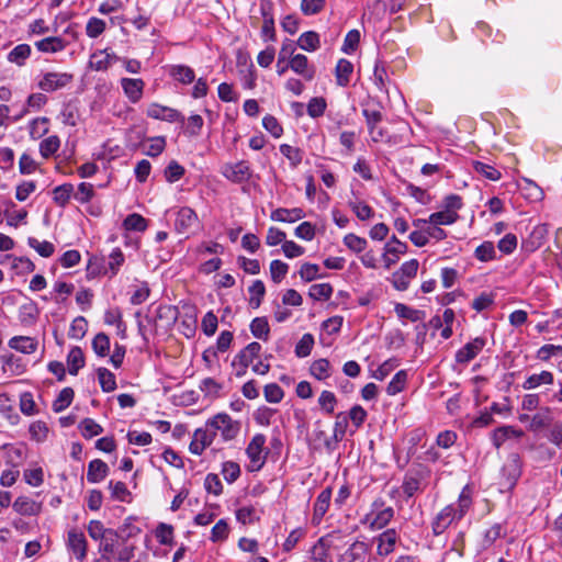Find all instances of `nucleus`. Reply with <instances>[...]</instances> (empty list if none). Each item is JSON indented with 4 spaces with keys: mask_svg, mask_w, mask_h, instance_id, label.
Segmentation results:
<instances>
[{
    "mask_svg": "<svg viewBox=\"0 0 562 562\" xmlns=\"http://www.w3.org/2000/svg\"><path fill=\"white\" fill-rule=\"evenodd\" d=\"M473 490L467 484L459 494L456 504L445 506L432 519L431 530L434 536L442 535L453 521L461 520L473 504Z\"/></svg>",
    "mask_w": 562,
    "mask_h": 562,
    "instance_id": "1",
    "label": "nucleus"
},
{
    "mask_svg": "<svg viewBox=\"0 0 562 562\" xmlns=\"http://www.w3.org/2000/svg\"><path fill=\"white\" fill-rule=\"evenodd\" d=\"M206 422L207 426L213 429L215 435L217 431L221 432L224 441L234 440L240 432V423L238 420H234L226 413H218Z\"/></svg>",
    "mask_w": 562,
    "mask_h": 562,
    "instance_id": "2",
    "label": "nucleus"
},
{
    "mask_svg": "<svg viewBox=\"0 0 562 562\" xmlns=\"http://www.w3.org/2000/svg\"><path fill=\"white\" fill-rule=\"evenodd\" d=\"M394 513L393 507L386 506L384 499L376 498L371 505V512L366 515L364 522H368L372 530H379L393 519Z\"/></svg>",
    "mask_w": 562,
    "mask_h": 562,
    "instance_id": "3",
    "label": "nucleus"
},
{
    "mask_svg": "<svg viewBox=\"0 0 562 562\" xmlns=\"http://www.w3.org/2000/svg\"><path fill=\"white\" fill-rule=\"evenodd\" d=\"M429 476V470L419 465L408 470L402 483L403 493L407 498L413 497L418 492H423L426 487V481Z\"/></svg>",
    "mask_w": 562,
    "mask_h": 562,
    "instance_id": "4",
    "label": "nucleus"
},
{
    "mask_svg": "<svg viewBox=\"0 0 562 562\" xmlns=\"http://www.w3.org/2000/svg\"><path fill=\"white\" fill-rule=\"evenodd\" d=\"M340 539L341 533L339 530L321 537L310 550L311 562H333L329 550L334 547L335 541Z\"/></svg>",
    "mask_w": 562,
    "mask_h": 562,
    "instance_id": "5",
    "label": "nucleus"
},
{
    "mask_svg": "<svg viewBox=\"0 0 562 562\" xmlns=\"http://www.w3.org/2000/svg\"><path fill=\"white\" fill-rule=\"evenodd\" d=\"M266 436L256 434L246 448L250 461L249 471H259L266 463L268 451L265 449Z\"/></svg>",
    "mask_w": 562,
    "mask_h": 562,
    "instance_id": "6",
    "label": "nucleus"
},
{
    "mask_svg": "<svg viewBox=\"0 0 562 562\" xmlns=\"http://www.w3.org/2000/svg\"><path fill=\"white\" fill-rule=\"evenodd\" d=\"M521 475V464L518 456L514 454L507 459L501 470L499 485L502 491L510 492L516 486Z\"/></svg>",
    "mask_w": 562,
    "mask_h": 562,
    "instance_id": "7",
    "label": "nucleus"
},
{
    "mask_svg": "<svg viewBox=\"0 0 562 562\" xmlns=\"http://www.w3.org/2000/svg\"><path fill=\"white\" fill-rule=\"evenodd\" d=\"M66 549L77 561H85L88 555V541L85 533L78 528L68 530Z\"/></svg>",
    "mask_w": 562,
    "mask_h": 562,
    "instance_id": "8",
    "label": "nucleus"
},
{
    "mask_svg": "<svg viewBox=\"0 0 562 562\" xmlns=\"http://www.w3.org/2000/svg\"><path fill=\"white\" fill-rule=\"evenodd\" d=\"M260 351L261 345L252 341L234 357L232 366L236 368V376L240 378L246 374L247 368L259 356Z\"/></svg>",
    "mask_w": 562,
    "mask_h": 562,
    "instance_id": "9",
    "label": "nucleus"
},
{
    "mask_svg": "<svg viewBox=\"0 0 562 562\" xmlns=\"http://www.w3.org/2000/svg\"><path fill=\"white\" fill-rule=\"evenodd\" d=\"M485 345L486 339L484 337H475L471 341L467 342L463 347L457 350L454 355L456 364L461 367L468 366L479 356Z\"/></svg>",
    "mask_w": 562,
    "mask_h": 562,
    "instance_id": "10",
    "label": "nucleus"
},
{
    "mask_svg": "<svg viewBox=\"0 0 562 562\" xmlns=\"http://www.w3.org/2000/svg\"><path fill=\"white\" fill-rule=\"evenodd\" d=\"M146 115L154 120L165 121L168 123H181L186 121L184 115L177 109L162 105L156 102L150 103L147 106Z\"/></svg>",
    "mask_w": 562,
    "mask_h": 562,
    "instance_id": "11",
    "label": "nucleus"
},
{
    "mask_svg": "<svg viewBox=\"0 0 562 562\" xmlns=\"http://www.w3.org/2000/svg\"><path fill=\"white\" fill-rule=\"evenodd\" d=\"M222 175L234 183H244L251 178L250 165L246 160L226 164L222 168Z\"/></svg>",
    "mask_w": 562,
    "mask_h": 562,
    "instance_id": "12",
    "label": "nucleus"
},
{
    "mask_svg": "<svg viewBox=\"0 0 562 562\" xmlns=\"http://www.w3.org/2000/svg\"><path fill=\"white\" fill-rule=\"evenodd\" d=\"M74 76L68 72H46L38 81V88L46 92H53L68 86Z\"/></svg>",
    "mask_w": 562,
    "mask_h": 562,
    "instance_id": "13",
    "label": "nucleus"
},
{
    "mask_svg": "<svg viewBox=\"0 0 562 562\" xmlns=\"http://www.w3.org/2000/svg\"><path fill=\"white\" fill-rule=\"evenodd\" d=\"M215 439L213 429L207 426V422L203 428L195 429L192 440L189 446L191 453L201 456L203 451L212 445Z\"/></svg>",
    "mask_w": 562,
    "mask_h": 562,
    "instance_id": "14",
    "label": "nucleus"
},
{
    "mask_svg": "<svg viewBox=\"0 0 562 562\" xmlns=\"http://www.w3.org/2000/svg\"><path fill=\"white\" fill-rule=\"evenodd\" d=\"M199 223L195 211L189 206H182L176 212L175 229L179 234L189 233Z\"/></svg>",
    "mask_w": 562,
    "mask_h": 562,
    "instance_id": "15",
    "label": "nucleus"
},
{
    "mask_svg": "<svg viewBox=\"0 0 562 562\" xmlns=\"http://www.w3.org/2000/svg\"><path fill=\"white\" fill-rule=\"evenodd\" d=\"M400 540V535L394 528H389L378 535L374 538L376 543V553L380 557H386L391 554L396 547L397 541Z\"/></svg>",
    "mask_w": 562,
    "mask_h": 562,
    "instance_id": "16",
    "label": "nucleus"
},
{
    "mask_svg": "<svg viewBox=\"0 0 562 562\" xmlns=\"http://www.w3.org/2000/svg\"><path fill=\"white\" fill-rule=\"evenodd\" d=\"M406 251L407 245L393 235L391 239L385 244L384 252L382 255L385 269H390L392 266H394L398 261L400 256L404 255Z\"/></svg>",
    "mask_w": 562,
    "mask_h": 562,
    "instance_id": "17",
    "label": "nucleus"
},
{
    "mask_svg": "<svg viewBox=\"0 0 562 562\" xmlns=\"http://www.w3.org/2000/svg\"><path fill=\"white\" fill-rule=\"evenodd\" d=\"M122 90L131 103H137L143 98L145 81L140 78H122Z\"/></svg>",
    "mask_w": 562,
    "mask_h": 562,
    "instance_id": "18",
    "label": "nucleus"
},
{
    "mask_svg": "<svg viewBox=\"0 0 562 562\" xmlns=\"http://www.w3.org/2000/svg\"><path fill=\"white\" fill-rule=\"evenodd\" d=\"M333 496V490L331 487L324 488L318 496L315 499L314 506H313V516H312V522L313 525H319L323 520L325 514L327 513L330 501Z\"/></svg>",
    "mask_w": 562,
    "mask_h": 562,
    "instance_id": "19",
    "label": "nucleus"
},
{
    "mask_svg": "<svg viewBox=\"0 0 562 562\" xmlns=\"http://www.w3.org/2000/svg\"><path fill=\"white\" fill-rule=\"evenodd\" d=\"M290 69L301 76L304 80L311 81L315 77L316 69L310 64L308 58L303 54H296L289 61Z\"/></svg>",
    "mask_w": 562,
    "mask_h": 562,
    "instance_id": "20",
    "label": "nucleus"
},
{
    "mask_svg": "<svg viewBox=\"0 0 562 562\" xmlns=\"http://www.w3.org/2000/svg\"><path fill=\"white\" fill-rule=\"evenodd\" d=\"M369 553V546L363 541H355L339 555L337 562H366Z\"/></svg>",
    "mask_w": 562,
    "mask_h": 562,
    "instance_id": "21",
    "label": "nucleus"
},
{
    "mask_svg": "<svg viewBox=\"0 0 562 562\" xmlns=\"http://www.w3.org/2000/svg\"><path fill=\"white\" fill-rule=\"evenodd\" d=\"M168 75L181 85L188 86L195 81V72L188 65L177 64L168 67Z\"/></svg>",
    "mask_w": 562,
    "mask_h": 562,
    "instance_id": "22",
    "label": "nucleus"
},
{
    "mask_svg": "<svg viewBox=\"0 0 562 562\" xmlns=\"http://www.w3.org/2000/svg\"><path fill=\"white\" fill-rule=\"evenodd\" d=\"M554 383V376L551 371L542 370L539 373H532L526 378L522 382L521 387L524 390H533L541 385H552Z\"/></svg>",
    "mask_w": 562,
    "mask_h": 562,
    "instance_id": "23",
    "label": "nucleus"
},
{
    "mask_svg": "<svg viewBox=\"0 0 562 562\" xmlns=\"http://www.w3.org/2000/svg\"><path fill=\"white\" fill-rule=\"evenodd\" d=\"M305 216L303 209L293 207V209H284L279 207L271 212L270 218L276 222L283 223H294L299 220H302Z\"/></svg>",
    "mask_w": 562,
    "mask_h": 562,
    "instance_id": "24",
    "label": "nucleus"
},
{
    "mask_svg": "<svg viewBox=\"0 0 562 562\" xmlns=\"http://www.w3.org/2000/svg\"><path fill=\"white\" fill-rule=\"evenodd\" d=\"M13 509L23 516H35L40 514L42 505L30 497L19 496L13 503Z\"/></svg>",
    "mask_w": 562,
    "mask_h": 562,
    "instance_id": "25",
    "label": "nucleus"
},
{
    "mask_svg": "<svg viewBox=\"0 0 562 562\" xmlns=\"http://www.w3.org/2000/svg\"><path fill=\"white\" fill-rule=\"evenodd\" d=\"M108 473V464L101 459H94L88 464L87 480L89 483H99L106 477Z\"/></svg>",
    "mask_w": 562,
    "mask_h": 562,
    "instance_id": "26",
    "label": "nucleus"
},
{
    "mask_svg": "<svg viewBox=\"0 0 562 562\" xmlns=\"http://www.w3.org/2000/svg\"><path fill=\"white\" fill-rule=\"evenodd\" d=\"M353 72V65L345 58H340L335 68L336 82L340 87H347Z\"/></svg>",
    "mask_w": 562,
    "mask_h": 562,
    "instance_id": "27",
    "label": "nucleus"
},
{
    "mask_svg": "<svg viewBox=\"0 0 562 562\" xmlns=\"http://www.w3.org/2000/svg\"><path fill=\"white\" fill-rule=\"evenodd\" d=\"M9 347L22 353L31 355L37 349V341L27 336H14L9 340Z\"/></svg>",
    "mask_w": 562,
    "mask_h": 562,
    "instance_id": "28",
    "label": "nucleus"
},
{
    "mask_svg": "<svg viewBox=\"0 0 562 562\" xmlns=\"http://www.w3.org/2000/svg\"><path fill=\"white\" fill-rule=\"evenodd\" d=\"M88 533L93 540L100 542L108 538H117L116 531L114 529L104 528L100 520H91L88 524Z\"/></svg>",
    "mask_w": 562,
    "mask_h": 562,
    "instance_id": "29",
    "label": "nucleus"
},
{
    "mask_svg": "<svg viewBox=\"0 0 562 562\" xmlns=\"http://www.w3.org/2000/svg\"><path fill=\"white\" fill-rule=\"evenodd\" d=\"M35 47L42 53H58L65 49L66 42L59 36H49L35 42Z\"/></svg>",
    "mask_w": 562,
    "mask_h": 562,
    "instance_id": "30",
    "label": "nucleus"
},
{
    "mask_svg": "<svg viewBox=\"0 0 562 562\" xmlns=\"http://www.w3.org/2000/svg\"><path fill=\"white\" fill-rule=\"evenodd\" d=\"M68 372L77 375L78 371L85 367V356L80 347H72L67 356Z\"/></svg>",
    "mask_w": 562,
    "mask_h": 562,
    "instance_id": "31",
    "label": "nucleus"
},
{
    "mask_svg": "<svg viewBox=\"0 0 562 562\" xmlns=\"http://www.w3.org/2000/svg\"><path fill=\"white\" fill-rule=\"evenodd\" d=\"M117 57L106 53V50H99L91 55L90 65L94 70H106Z\"/></svg>",
    "mask_w": 562,
    "mask_h": 562,
    "instance_id": "32",
    "label": "nucleus"
},
{
    "mask_svg": "<svg viewBox=\"0 0 562 562\" xmlns=\"http://www.w3.org/2000/svg\"><path fill=\"white\" fill-rule=\"evenodd\" d=\"M348 206L360 221H369L374 216L373 209L362 200H349Z\"/></svg>",
    "mask_w": 562,
    "mask_h": 562,
    "instance_id": "33",
    "label": "nucleus"
},
{
    "mask_svg": "<svg viewBox=\"0 0 562 562\" xmlns=\"http://www.w3.org/2000/svg\"><path fill=\"white\" fill-rule=\"evenodd\" d=\"M297 46L306 52H315L321 46L319 35L314 31H307L300 35Z\"/></svg>",
    "mask_w": 562,
    "mask_h": 562,
    "instance_id": "34",
    "label": "nucleus"
},
{
    "mask_svg": "<svg viewBox=\"0 0 562 562\" xmlns=\"http://www.w3.org/2000/svg\"><path fill=\"white\" fill-rule=\"evenodd\" d=\"M74 195V186L71 183H64L57 186L53 190V201L60 207H65L70 198Z\"/></svg>",
    "mask_w": 562,
    "mask_h": 562,
    "instance_id": "35",
    "label": "nucleus"
},
{
    "mask_svg": "<svg viewBox=\"0 0 562 562\" xmlns=\"http://www.w3.org/2000/svg\"><path fill=\"white\" fill-rule=\"evenodd\" d=\"M310 372L315 379L324 381L331 375L330 362L325 358L317 359L311 364Z\"/></svg>",
    "mask_w": 562,
    "mask_h": 562,
    "instance_id": "36",
    "label": "nucleus"
},
{
    "mask_svg": "<svg viewBox=\"0 0 562 562\" xmlns=\"http://www.w3.org/2000/svg\"><path fill=\"white\" fill-rule=\"evenodd\" d=\"M249 291V306L258 308L266 294V286L261 280H255L248 289Z\"/></svg>",
    "mask_w": 562,
    "mask_h": 562,
    "instance_id": "37",
    "label": "nucleus"
},
{
    "mask_svg": "<svg viewBox=\"0 0 562 562\" xmlns=\"http://www.w3.org/2000/svg\"><path fill=\"white\" fill-rule=\"evenodd\" d=\"M5 259H12L11 268L16 274H27L35 270V265L27 257H12L7 255Z\"/></svg>",
    "mask_w": 562,
    "mask_h": 562,
    "instance_id": "38",
    "label": "nucleus"
},
{
    "mask_svg": "<svg viewBox=\"0 0 562 562\" xmlns=\"http://www.w3.org/2000/svg\"><path fill=\"white\" fill-rule=\"evenodd\" d=\"M251 334L263 341L269 339L270 327L266 317H256L250 323Z\"/></svg>",
    "mask_w": 562,
    "mask_h": 562,
    "instance_id": "39",
    "label": "nucleus"
},
{
    "mask_svg": "<svg viewBox=\"0 0 562 562\" xmlns=\"http://www.w3.org/2000/svg\"><path fill=\"white\" fill-rule=\"evenodd\" d=\"M30 55L31 46L29 44H19L8 54V60L18 66H23Z\"/></svg>",
    "mask_w": 562,
    "mask_h": 562,
    "instance_id": "40",
    "label": "nucleus"
},
{
    "mask_svg": "<svg viewBox=\"0 0 562 562\" xmlns=\"http://www.w3.org/2000/svg\"><path fill=\"white\" fill-rule=\"evenodd\" d=\"M520 431H517L512 426H503L493 431L492 442L494 447L498 449L506 441V439L514 436H520Z\"/></svg>",
    "mask_w": 562,
    "mask_h": 562,
    "instance_id": "41",
    "label": "nucleus"
},
{
    "mask_svg": "<svg viewBox=\"0 0 562 562\" xmlns=\"http://www.w3.org/2000/svg\"><path fill=\"white\" fill-rule=\"evenodd\" d=\"M74 396L75 392L71 387H64L53 402V411L55 413L65 411L71 404Z\"/></svg>",
    "mask_w": 562,
    "mask_h": 562,
    "instance_id": "42",
    "label": "nucleus"
},
{
    "mask_svg": "<svg viewBox=\"0 0 562 562\" xmlns=\"http://www.w3.org/2000/svg\"><path fill=\"white\" fill-rule=\"evenodd\" d=\"M459 220V214H451L445 209L439 212L431 213L427 218L430 225H452Z\"/></svg>",
    "mask_w": 562,
    "mask_h": 562,
    "instance_id": "43",
    "label": "nucleus"
},
{
    "mask_svg": "<svg viewBox=\"0 0 562 562\" xmlns=\"http://www.w3.org/2000/svg\"><path fill=\"white\" fill-rule=\"evenodd\" d=\"M126 231L144 232L147 228V220L138 213H132L123 221Z\"/></svg>",
    "mask_w": 562,
    "mask_h": 562,
    "instance_id": "44",
    "label": "nucleus"
},
{
    "mask_svg": "<svg viewBox=\"0 0 562 562\" xmlns=\"http://www.w3.org/2000/svg\"><path fill=\"white\" fill-rule=\"evenodd\" d=\"M27 245L44 258H49L55 252V246L47 240L41 241L35 237H29Z\"/></svg>",
    "mask_w": 562,
    "mask_h": 562,
    "instance_id": "45",
    "label": "nucleus"
},
{
    "mask_svg": "<svg viewBox=\"0 0 562 562\" xmlns=\"http://www.w3.org/2000/svg\"><path fill=\"white\" fill-rule=\"evenodd\" d=\"M98 380L103 392H112L116 389L115 375L106 368L97 370Z\"/></svg>",
    "mask_w": 562,
    "mask_h": 562,
    "instance_id": "46",
    "label": "nucleus"
},
{
    "mask_svg": "<svg viewBox=\"0 0 562 562\" xmlns=\"http://www.w3.org/2000/svg\"><path fill=\"white\" fill-rule=\"evenodd\" d=\"M79 429L81 435L86 439H91L100 434H102L103 428L92 418H85L79 424Z\"/></svg>",
    "mask_w": 562,
    "mask_h": 562,
    "instance_id": "47",
    "label": "nucleus"
},
{
    "mask_svg": "<svg viewBox=\"0 0 562 562\" xmlns=\"http://www.w3.org/2000/svg\"><path fill=\"white\" fill-rule=\"evenodd\" d=\"M92 349L98 357L104 358L110 352V338L104 333H99L92 339Z\"/></svg>",
    "mask_w": 562,
    "mask_h": 562,
    "instance_id": "48",
    "label": "nucleus"
},
{
    "mask_svg": "<svg viewBox=\"0 0 562 562\" xmlns=\"http://www.w3.org/2000/svg\"><path fill=\"white\" fill-rule=\"evenodd\" d=\"M407 383V372L405 370H400L392 378L390 383L387 384L386 392L389 395H396L405 389Z\"/></svg>",
    "mask_w": 562,
    "mask_h": 562,
    "instance_id": "49",
    "label": "nucleus"
},
{
    "mask_svg": "<svg viewBox=\"0 0 562 562\" xmlns=\"http://www.w3.org/2000/svg\"><path fill=\"white\" fill-rule=\"evenodd\" d=\"M116 542L117 538H108L104 541L100 542V558L95 559L93 562H112L111 557L114 553Z\"/></svg>",
    "mask_w": 562,
    "mask_h": 562,
    "instance_id": "50",
    "label": "nucleus"
},
{
    "mask_svg": "<svg viewBox=\"0 0 562 562\" xmlns=\"http://www.w3.org/2000/svg\"><path fill=\"white\" fill-rule=\"evenodd\" d=\"M60 147V140L58 136L52 135L47 138H44L40 143V153L43 158L47 159L53 156Z\"/></svg>",
    "mask_w": 562,
    "mask_h": 562,
    "instance_id": "51",
    "label": "nucleus"
},
{
    "mask_svg": "<svg viewBox=\"0 0 562 562\" xmlns=\"http://www.w3.org/2000/svg\"><path fill=\"white\" fill-rule=\"evenodd\" d=\"M280 153L290 161L292 167H297L303 159V153L299 147L289 144L280 145Z\"/></svg>",
    "mask_w": 562,
    "mask_h": 562,
    "instance_id": "52",
    "label": "nucleus"
},
{
    "mask_svg": "<svg viewBox=\"0 0 562 562\" xmlns=\"http://www.w3.org/2000/svg\"><path fill=\"white\" fill-rule=\"evenodd\" d=\"M326 3V0H301L300 10L306 16L315 15L325 9Z\"/></svg>",
    "mask_w": 562,
    "mask_h": 562,
    "instance_id": "53",
    "label": "nucleus"
},
{
    "mask_svg": "<svg viewBox=\"0 0 562 562\" xmlns=\"http://www.w3.org/2000/svg\"><path fill=\"white\" fill-rule=\"evenodd\" d=\"M333 294V286L329 283H317L310 288L308 295L315 301L329 300Z\"/></svg>",
    "mask_w": 562,
    "mask_h": 562,
    "instance_id": "54",
    "label": "nucleus"
},
{
    "mask_svg": "<svg viewBox=\"0 0 562 562\" xmlns=\"http://www.w3.org/2000/svg\"><path fill=\"white\" fill-rule=\"evenodd\" d=\"M157 541L164 546H171L173 543V527L171 525L160 522L155 531Z\"/></svg>",
    "mask_w": 562,
    "mask_h": 562,
    "instance_id": "55",
    "label": "nucleus"
},
{
    "mask_svg": "<svg viewBox=\"0 0 562 562\" xmlns=\"http://www.w3.org/2000/svg\"><path fill=\"white\" fill-rule=\"evenodd\" d=\"M344 245L353 252H362L367 248V240L353 233L347 234L344 239Z\"/></svg>",
    "mask_w": 562,
    "mask_h": 562,
    "instance_id": "56",
    "label": "nucleus"
},
{
    "mask_svg": "<svg viewBox=\"0 0 562 562\" xmlns=\"http://www.w3.org/2000/svg\"><path fill=\"white\" fill-rule=\"evenodd\" d=\"M314 346V337L312 334H304L295 346V356L305 358L311 355Z\"/></svg>",
    "mask_w": 562,
    "mask_h": 562,
    "instance_id": "57",
    "label": "nucleus"
},
{
    "mask_svg": "<svg viewBox=\"0 0 562 562\" xmlns=\"http://www.w3.org/2000/svg\"><path fill=\"white\" fill-rule=\"evenodd\" d=\"M240 467L237 462L226 461L222 464L221 473L228 484H232L235 481H237L238 477L240 476Z\"/></svg>",
    "mask_w": 562,
    "mask_h": 562,
    "instance_id": "58",
    "label": "nucleus"
},
{
    "mask_svg": "<svg viewBox=\"0 0 562 562\" xmlns=\"http://www.w3.org/2000/svg\"><path fill=\"white\" fill-rule=\"evenodd\" d=\"M474 256L477 260L482 262H487L495 259L496 252L494 244L492 241L482 243L480 246L476 247Z\"/></svg>",
    "mask_w": 562,
    "mask_h": 562,
    "instance_id": "59",
    "label": "nucleus"
},
{
    "mask_svg": "<svg viewBox=\"0 0 562 562\" xmlns=\"http://www.w3.org/2000/svg\"><path fill=\"white\" fill-rule=\"evenodd\" d=\"M348 422V416L345 413H338L336 415L333 430V437L335 439V442H339L344 439L347 431Z\"/></svg>",
    "mask_w": 562,
    "mask_h": 562,
    "instance_id": "60",
    "label": "nucleus"
},
{
    "mask_svg": "<svg viewBox=\"0 0 562 562\" xmlns=\"http://www.w3.org/2000/svg\"><path fill=\"white\" fill-rule=\"evenodd\" d=\"M166 147V139L164 136H156L148 138V145L144 149V154L149 157L159 156Z\"/></svg>",
    "mask_w": 562,
    "mask_h": 562,
    "instance_id": "61",
    "label": "nucleus"
},
{
    "mask_svg": "<svg viewBox=\"0 0 562 562\" xmlns=\"http://www.w3.org/2000/svg\"><path fill=\"white\" fill-rule=\"evenodd\" d=\"M117 535V539H122L126 541L130 538L136 537L140 533V528L133 524L132 518H127L124 524L115 530Z\"/></svg>",
    "mask_w": 562,
    "mask_h": 562,
    "instance_id": "62",
    "label": "nucleus"
},
{
    "mask_svg": "<svg viewBox=\"0 0 562 562\" xmlns=\"http://www.w3.org/2000/svg\"><path fill=\"white\" fill-rule=\"evenodd\" d=\"M318 405L324 413L331 415L337 405L336 395L330 391H323L318 397Z\"/></svg>",
    "mask_w": 562,
    "mask_h": 562,
    "instance_id": "63",
    "label": "nucleus"
},
{
    "mask_svg": "<svg viewBox=\"0 0 562 562\" xmlns=\"http://www.w3.org/2000/svg\"><path fill=\"white\" fill-rule=\"evenodd\" d=\"M327 108L326 100L322 97L312 98L307 103V114L312 119L322 116Z\"/></svg>",
    "mask_w": 562,
    "mask_h": 562,
    "instance_id": "64",
    "label": "nucleus"
}]
</instances>
